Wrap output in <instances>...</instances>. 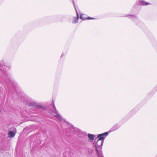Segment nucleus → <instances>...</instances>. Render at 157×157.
Here are the masks:
<instances>
[{"label": "nucleus", "instance_id": "0eeeda50", "mask_svg": "<svg viewBox=\"0 0 157 157\" xmlns=\"http://www.w3.org/2000/svg\"><path fill=\"white\" fill-rule=\"evenodd\" d=\"M127 16L129 18H131L135 22H136V21H139L138 18L135 15H128Z\"/></svg>", "mask_w": 157, "mask_h": 157}, {"label": "nucleus", "instance_id": "1a4fd4ad", "mask_svg": "<svg viewBox=\"0 0 157 157\" xmlns=\"http://www.w3.org/2000/svg\"><path fill=\"white\" fill-rule=\"evenodd\" d=\"M7 68H9L8 67L5 65H3L2 64L0 63V70L1 71L5 70Z\"/></svg>", "mask_w": 157, "mask_h": 157}, {"label": "nucleus", "instance_id": "2eb2a0df", "mask_svg": "<svg viewBox=\"0 0 157 157\" xmlns=\"http://www.w3.org/2000/svg\"><path fill=\"white\" fill-rule=\"evenodd\" d=\"M63 56V55H62L61 56Z\"/></svg>", "mask_w": 157, "mask_h": 157}, {"label": "nucleus", "instance_id": "f257e3e1", "mask_svg": "<svg viewBox=\"0 0 157 157\" xmlns=\"http://www.w3.org/2000/svg\"><path fill=\"white\" fill-rule=\"evenodd\" d=\"M108 134L109 132H106L102 134H99L97 137L98 139L95 144V146L96 154L98 157H104L101 150V147L105 139Z\"/></svg>", "mask_w": 157, "mask_h": 157}, {"label": "nucleus", "instance_id": "f03ea898", "mask_svg": "<svg viewBox=\"0 0 157 157\" xmlns=\"http://www.w3.org/2000/svg\"><path fill=\"white\" fill-rule=\"evenodd\" d=\"M25 102H26L28 106L35 107L36 108L40 109H41L42 107L41 105L38 104L35 102L31 101H30L26 102L25 101Z\"/></svg>", "mask_w": 157, "mask_h": 157}, {"label": "nucleus", "instance_id": "f8f14e48", "mask_svg": "<svg viewBox=\"0 0 157 157\" xmlns=\"http://www.w3.org/2000/svg\"><path fill=\"white\" fill-rule=\"evenodd\" d=\"M88 136L90 140L91 141L93 140L94 139V135L89 134L88 135Z\"/></svg>", "mask_w": 157, "mask_h": 157}, {"label": "nucleus", "instance_id": "7ed1b4c3", "mask_svg": "<svg viewBox=\"0 0 157 157\" xmlns=\"http://www.w3.org/2000/svg\"><path fill=\"white\" fill-rule=\"evenodd\" d=\"M53 108L54 109V116L57 118L60 121H62L63 120V118L59 114V113L56 109L54 103L53 102Z\"/></svg>", "mask_w": 157, "mask_h": 157}, {"label": "nucleus", "instance_id": "39448f33", "mask_svg": "<svg viewBox=\"0 0 157 157\" xmlns=\"http://www.w3.org/2000/svg\"><path fill=\"white\" fill-rule=\"evenodd\" d=\"M120 127L119 125L118 124H116L114 125L109 131V132H111L117 130Z\"/></svg>", "mask_w": 157, "mask_h": 157}, {"label": "nucleus", "instance_id": "20e7f679", "mask_svg": "<svg viewBox=\"0 0 157 157\" xmlns=\"http://www.w3.org/2000/svg\"><path fill=\"white\" fill-rule=\"evenodd\" d=\"M9 75H8V78L6 82L8 83V84L11 83L12 85H14V84H15V85L17 84L16 82H15L9 76Z\"/></svg>", "mask_w": 157, "mask_h": 157}, {"label": "nucleus", "instance_id": "4468645a", "mask_svg": "<svg viewBox=\"0 0 157 157\" xmlns=\"http://www.w3.org/2000/svg\"><path fill=\"white\" fill-rule=\"evenodd\" d=\"M76 11V8H75Z\"/></svg>", "mask_w": 157, "mask_h": 157}, {"label": "nucleus", "instance_id": "9d476101", "mask_svg": "<svg viewBox=\"0 0 157 157\" xmlns=\"http://www.w3.org/2000/svg\"><path fill=\"white\" fill-rule=\"evenodd\" d=\"M139 4L143 6H146L150 4V3L146 2L144 1H140Z\"/></svg>", "mask_w": 157, "mask_h": 157}, {"label": "nucleus", "instance_id": "9b49d317", "mask_svg": "<svg viewBox=\"0 0 157 157\" xmlns=\"http://www.w3.org/2000/svg\"><path fill=\"white\" fill-rule=\"evenodd\" d=\"M84 14H81L80 16V18L81 19H82V20H86V19H94V18H92V17H88L87 18H86V17H84Z\"/></svg>", "mask_w": 157, "mask_h": 157}, {"label": "nucleus", "instance_id": "ddd939ff", "mask_svg": "<svg viewBox=\"0 0 157 157\" xmlns=\"http://www.w3.org/2000/svg\"><path fill=\"white\" fill-rule=\"evenodd\" d=\"M22 116L23 117H25V116L24 115H22Z\"/></svg>", "mask_w": 157, "mask_h": 157}, {"label": "nucleus", "instance_id": "423d86ee", "mask_svg": "<svg viewBox=\"0 0 157 157\" xmlns=\"http://www.w3.org/2000/svg\"><path fill=\"white\" fill-rule=\"evenodd\" d=\"M15 131H13H13H10L8 133V137L10 138H13V137H14L15 134H16V128H15Z\"/></svg>", "mask_w": 157, "mask_h": 157}, {"label": "nucleus", "instance_id": "6e6552de", "mask_svg": "<svg viewBox=\"0 0 157 157\" xmlns=\"http://www.w3.org/2000/svg\"><path fill=\"white\" fill-rule=\"evenodd\" d=\"M76 12L77 14V17H74L72 21V23L74 24L78 22V19L79 18V15L77 10H76Z\"/></svg>", "mask_w": 157, "mask_h": 157}]
</instances>
